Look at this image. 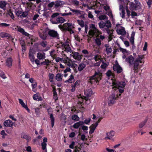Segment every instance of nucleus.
I'll list each match as a JSON object with an SVG mask.
<instances>
[{
  "instance_id": "nucleus-1",
  "label": "nucleus",
  "mask_w": 152,
  "mask_h": 152,
  "mask_svg": "<svg viewBox=\"0 0 152 152\" xmlns=\"http://www.w3.org/2000/svg\"><path fill=\"white\" fill-rule=\"evenodd\" d=\"M123 59L126 58L125 60L129 63L130 65L132 66L133 69L135 73H137L139 72V69L140 67L139 66L140 63H142V56L138 55V57L134 60V58L132 55H130L128 57L126 58V55L124 54L122 56Z\"/></svg>"
},
{
  "instance_id": "nucleus-2",
  "label": "nucleus",
  "mask_w": 152,
  "mask_h": 152,
  "mask_svg": "<svg viewBox=\"0 0 152 152\" xmlns=\"http://www.w3.org/2000/svg\"><path fill=\"white\" fill-rule=\"evenodd\" d=\"M114 86L112 87V94L109 96L108 103L109 105L113 104L115 101L119 98L121 93L124 91V86Z\"/></svg>"
},
{
  "instance_id": "nucleus-3",
  "label": "nucleus",
  "mask_w": 152,
  "mask_h": 152,
  "mask_svg": "<svg viewBox=\"0 0 152 152\" xmlns=\"http://www.w3.org/2000/svg\"><path fill=\"white\" fill-rule=\"evenodd\" d=\"M102 73L99 71L95 72L94 75L90 78L89 82L91 84H94L95 83H97L102 78Z\"/></svg>"
},
{
  "instance_id": "nucleus-4",
  "label": "nucleus",
  "mask_w": 152,
  "mask_h": 152,
  "mask_svg": "<svg viewBox=\"0 0 152 152\" xmlns=\"http://www.w3.org/2000/svg\"><path fill=\"white\" fill-rule=\"evenodd\" d=\"M135 3L131 2L129 4L130 9L132 10H137L140 7L141 4L137 0H134Z\"/></svg>"
},
{
  "instance_id": "nucleus-5",
  "label": "nucleus",
  "mask_w": 152,
  "mask_h": 152,
  "mask_svg": "<svg viewBox=\"0 0 152 152\" xmlns=\"http://www.w3.org/2000/svg\"><path fill=\"white\" fill-rule=\"evenodd\" d=\"M84 94L85 95L88 97L86 96L82 97L81 99H84L86 101H87L88 100V97H90L92 94L93 92L91 88L88 87L86 89H84Z\"/></svg>"
},
{
  "instance_id": "nucleus-6",
  "label": "nucleus",
  "mask_w": 152,
  "mask_h": 152,
  "mask_svg": "<svg viewBox=\"0 0 152 152\" xmlns=\"http://www.w3.org/2000/svg\"><path fill=\"white\" fill-rule=\"evenodd\" d=\"M65 20V19L62 17L57 18L56 20L54 19H51L50 20L51 22L53 24H56L59 23H62L64 22Z\"/></svg>"
},
{
  "instance_id": "nucleus-7",
  "label": "nucleus",
  "mask_w": 152,
  "mask_h": 152,
  "mask_svg": "<svg viewBox=\"0 0 152 152\" xmlns=\"http://www.w3.org/2000/svg\"><path fill=\"white\" fill-rule=\"evenodd\" d=\"M115 134V132L113 131L107 132L106 133L107 136L105 137L104 139L105 140L108 139L114 141V139L113 138Z\"/></svg>"
},
{
  "instance_id": "nucleus-8",
  "label": "nucleus",
  "mask_w": 152,
  "mask_h": 152,
  "mask_svg": "<svg viewBox=\"0 0 152 152\" xmlns=\"http://www.w3.org/2000/svg\"><path fill=\"white\" fill-rule=\"evenodd\" d=\"M113 70L115 71H116L118 74L120 73L123 71L122 68L118 63L113 65Z\"/></svg>"
},
{
  "instance_id": "nucleus-9",
  "label": "nucleus",
  "mask_w": 152,
  "mask_h": 152,
  "mask_svg": "<svg viewBox=\"0 0 152 152\" xmlns=\"http://www.w3.org/2000/svg\"><path fill=\"white\" fill-rule=\"evenodd\" d=\"M48 33L50 37L53 38H58L59 37L57 31L54 30H50L48 31Z\"/></svg>"
},
{
  "instance_id": "nucleus-10",
  "label": "nucleus",
  "mask_w": 152,
  "mask_h": 152,
  "mask_svg": "<svg viewBox=\"0 0 152 152\" xmlns=\"http://www.w3.org/2000/svg\"><path fill=\"white\" fill-rule=\"evenodd\" d=\"M73 55V58L78 61H80L82 58L83 56L82 55H80L78 52H72V54Z\"/></svg>"
},
{
  "instance_id": "nucleus-11",
  "label": "nucleus",
  "mask_w": 152,
  "mask_h": 152,
  "mask_svg": "<svg viewBox=\"0 0 152 152\" xmlns=\"http://www.w3.org/2000/svg\"><path fill=\"white\" fill-rule=\"evenodd\" d=\"M47 138L44 137L43 139V141L41 143L42 149L45 151V152H47L46 149L47 142Z\"/></svg>"
},
{
  "instance_id": "nucleus-12",
  "label": "nucleus",
  "mask_w": 152,
  "mask_h": 152,
  "mask_svg": "<svg viewBox=\"0 0 152 152\" xmlns=\"http://www.w3.org/2000/svg\"><path fill=\"white\" fill-rule=\"evenodd\" d=\"M62 47L65 49L64 50L65 51L67 52H70L71 53L72 51L71 48L68 44L67 43L63 44L62 45Z\"/></svg>"
},
{
  "instance_id": "nucleus-13",
  "label": "nucleus",
  "mask_w": 152,
  "mask_h": 152,
  "mask_svg": "<svg viewBox=\"0 0 152 152\" xmlns=\"http://www.w3.org/2000/svg\"><path fill=\"white\" fill-rule=\"evenodd\" d=\"M121 28L117 30V32L118 34L122 35H125L126 34V32L124 27L121 26Z\"/></svg>"
},
{
  "instance_id": "nucleus-14",
  "label": "nucleus",
  "mask_w": 152,
  "mask_h": 152,
  "mask_svg": "<svg viewBox=\"0 0 152 152\" xmlns=\"http://www.w3.org/2000/svg\"><path fill=\"white\" fill-rule=\"evenodd\" d=\"M37 58L39 59H44L45 58V54L44 52H39L37 54Z\"/></svg>"
},
{
  "instance_id": "nucleus-15",
  "label": "nucleus",
  "mask_w": 152,
  "mask_h": 152,
  "mask_svg": "<svg viewBox=\"0 0 152 152\" xmlns=\"http://www.w3.org/2000/svg\"><path fill=\"white\" fill-rule=\"evenodd\" d=\"M4 124L5 126L11 127L13 126V123L11 121L8 120L4 121Z\"/></svg>"
},
{
  "instance_id": "nucleus-16",
  "label": "nucleus",
  "mask_w": 152,
  "mask_h": 152,
  "mask_svg": "<svg viewBox=\"0 0 152 152\" xmlns=\"http://www.w3.org/2000/svg\"><path fill=\"white\" fill-rule=\"evenodd\" d=\"M13 60L11 57L7 58L6 60V65L9 67H11L12 65Z\"/></svg>"
},
{
  "instance_id": "nucleus-17",
  "label": "nucleus",
  "mask_w": 152,
  "mask_h": 152,
  "mask_svg": "<svg viewBox=\"0 0 152 152\" xmlns=\"http://www.w3.org/2000/svg\"><path fill=\"white\" fill-rule=\"evenodd\" d=\"M113 86H125L126 83L124 81H117L115 80L114 82L113 83Z\"/></svg>"
},
{
  "instance_id": "nucleus-18",
  "label": "nucleus",
  "mask_w": 152,
  "mask_h": 152,
  "mask_svg": "<svg viewBox=\"0 0 152 152\" xmlns=\"http://www.w3.org/2000/svg\"><path fill=\"white\" fill-rule=\"evenodd\" d=\"M104 29L106 32L108 34L109 38H112L113 36V29H110L109 28H105Z\"/></svg>"
},
{
  "instance_id": "nucleus-19",
  "label": "nucleus",
  "mask_w": 152,
  "mask_h": 152,
  "mask_svg": "<svg viewBox=\"0 0 152 152\" xmlns=\"http://www.w3.org/2000/svg\"><path fill=\"white\" fill-rule=\"evenodd\" d=\"M69 9L71 11H72L73 13H75V14L77 16H78L79 15H81L83 13V11L80 10L73 9L70 8Z\"/></svg>"
},
{
  "instance_id": "nucleus-20",
  "label": "nucleus",
  "mask_w": 152,
  "mask_h": 152,
  "mask_svg": "<svg viewBox=\"0 0 152 152\" xmlns=\"http://www.w3.org/2000/svg\"><path fill=\"white\" fill-rule=\"evenodd\" d=\"M84 124V122L83 121H79L74 124L73 125V127L75 129H77L80 126H83Z\"/></svg>"
},
{
  "instance_id": "nucleus-21",
  "label": "nucleus",
  "mask_w": 152,
  "mask_h": 152,
  "mask_svg": "<svg viewBox=\"0 0 152 152\" xmlns=\"http://www.w3.org/2000/svg\"><path fill=\"white\" fill-rule=\"evenodd\" d=\"M19 103L21 104L22 106L28 112H30V110L28 108L27 106L23 102V101L20 99H19Z\"/></svg>"
},
{
  "instance_id": "nucleus-22",
  "label": "nucleus",
  "mask_w": 152,
  "mask_h": 152,
  "mask_svg": "<svg viewBox=\"0 0 152 152\" xmlns=\"http://www.w3.org/2000/svg\"><path fill=\"white\" fill-rule=\"evenodd\" d=\"M18 31L21 33L22 34L26 36H27L29 34L28 33L25 31L24 29L21 28L20 26L18 28Z\"/></svg>"
},
{
  "instance_id": "nucleus-23",
  "label": "nucleus",
  "mask_w": 152,
  "mask_h": 152,
  "mask_svg": "<svg viewBox=\"0 0 152 152\" xmlns=\"http://www.w3.org/2000/svg\"><path fill=\"white\" fill-rule=\"evenodd\" d=\"M10 35L6 32H1L0 33V37L1 38L4 37H8L10 38Z\"/></svg>"
},
{
  "instance_id": "nucleus-24",
  "label": "nucleus",
  "mask_w": 152,
  "mask_h": 152,
  "mask_svg": "<svg viewBox=\"0 0 152 152\" xmlns=\"http://www.w3.org/2000/svg\"><path fill=\"white\" fill-rule=\"evenodd\" d=\"M22 9H16L15 10V13L16 15L18 17H21V15L22 13Z\"/></svg>"
},
{
  "instance_id": "nucleus-25",
  "label": "nucleus",
  "mask_w": 152,
  "mask_h": 152,
  "mask_svg": "<svg viewBox=\"0 0 152 152\" xmlns=\"http://www.w3.org/2000/svg\"><path fill=\"white\" fill-rule=\"evenodd\" d=\"M86 65L85 64L81 63L79 65L78 67V71H82L86 67Z\"/></svg>"
},
{
  "instance_id": "nucleus-26",
  "label": "nucleus",
  "mask_w": 152,
  "mask_h": 152,
  "mask_svg": "<svg viewBox=\"0 0 152 152\" xmlns=\"http://www.w3.org/2000/svg\"><path fill=\"white\" fill-rule=\"evenodd\" d=\"M62 77H63V74L61 73H58L56 76V79L57 81H61L62 80Z\"/></svg>"
},
{
  "instance_id": "nucleus-27",
  "label": "nucleus",
  "mask_w": 152,
  "mask_h": 152,
  "mask_svg": "<svg viewBox=\"0 0 152 152\" xmlns=\"http://www.w3.org/2000/svg\"><path fill=\"white\" fill-rule=\"evenodd\" d=\"M58 27L60 29H62L65 31H68L69 32L72 29V27H67L64 28L63 26H61V25L58 26Z\"/></svg>"
},
{
  "instance_id": "nucleus-28",
  "label": "nucleus",
  "mask_w": 152,
  "mask_h": 152,
  "mask_svg": "<svg viewBox=\"0 0 152 152\" xmlns=\"http://www.w3.org/2000/svg\"><path fill=\"white\" fill-rule=\"evenodd\" d=\"M55 8H57L60 6L62 4V1H57L55 2Z\"/></svg>"
},
{
  "instance_id": "nucleus-29",
  "label": "nucleus",
  "mask_w": 152,
  "mask_h": 152,
  "mask_svg": "<svg viewBox=\"0 0 152 152\" xmlns=\"http://www.w3.org/2000/svg\"><path fill=\"white\" fill-rule=\"evenodd\" d=\"M7 3L6 1H0V8L1 9L3 8L6 7Z\"/></svg>"
},
{
  "instance_id": "nucleus-30",
  "label": "nucleus",
  "mask_w": 152,
  "mask_h": 152,
  "mask_svg": "<svg viewBox=\"0 0 152 152\" xmlns=\"http://www.w3.org/2000/svg\"><path fill=\"white\" fill-rule=\"evenodd\" d=\"M50 118L51 121V126L52 127H53L54 124V118L53 116V114H50Z\"/></svg>"
},
{
  "instance_id": "nucleus-31",
  "label": "nucleus",
  "mask_w": 152,
  "mask_h": 152,
  "mask_svg": "<svg viewBox=\"0 0 152 152\" xmlns=\"http://www.w3.org/2000/svg\"><path fill=\"white\" fill-rule=\"evenodd\" d=\"M77 23L80 25L81 27H84L85 23L83 20H77Z\"/></svg>"
},
{
  "instance_id": "nucleus-32",
  "label": "nucleus",
  "mask_w": 152,
  "mask_h": 152,
  "mask_svg": "<svg viewBox=\"0 0 152 152\" xmlns=\"http://www.w3.org/2000/svg\"><path fill=\"white\" fill-rule=\"evenodd\" d=\"M74 80L73 75H71L70 76L69 78L66 82H67L69 83H72V82H74Z\"/></svg>"
},
{
  "instance_id": "nucleus-33",
  "label": "nucleus",
  "mask_w": 152,
  "mask_h": 152,
  "mask_svg": "<svg viewBox=\"0 0 152 152\" xmlns=\"http://www.w3.org/2000/svg\"><path fill=\"white\" fill-rule=\"evenodd\" d=\"M72 119L76 121H78L80 120V118L76 115H74L72 116Z\"/></svg>"
},
{
  "instance_id": "nucleus-34",
  "label": "nucleus",
  "mask_w": 152,
  "mask_h": 152,
  "mask_svg": "<svg viewBox=\"0 0 152 152\" xmlns=\"http://www.w3.org/2000/svg\"><path fill=\"white\" fill-rule=\"evenodd\" d=\"M96 128V127H95V126H94L93 125H92L90 127V131L89 132V133L90 134H91L93 133L94 132L95 130V129Z\"/></svg>"
},
{
  "instance_id": "nucleus-35",
  "label": "nucleus",
  "mask_w": 152,
  "mask_h": 152,
  "mask_svg": "<svg viewBox=\"0 0 152 152\" xmlns=\"http://www.w3.org/2000/svg\"><path fill=\"white\" fill-rule=\"evenodd\" d=\"M105 23H106L105 27L107 28H111V24L110 21L109 20H106Z\"/></svg>"
},
{
  "instance_id": "nucleus-36",
  "label": "nucleus",
  "mask_w": 152,
  "mask_h": 152,
  "mask_svg": "<svg viewBox=\"0 0 152 152\" xmlns=\"http://www.w3.org/2000/svg\"><path fill=\"white\" fill-rule=\"evenodd\" d=\"M21 137L22 138L26 139L28 141H29L30 139V138L29 136L24 134H22L21 135Z\"/></svg>"
},
{
  "instance_id": "nucleus-37",
  "label": "nucleus",
  "mask_w": 152,
  "mask_h": 152,
  "mask_svg": "<svg viewBox=\"0 0 152 152\" xmlns=\"http://www.w3.org/2000/svg\"><path fill=\"white\" fill-rule=\"evenodd\" d=\"M96 44L98 46H100L101 45V42L100 39L96 38L95 39Z\"/></svg>"
},
{
  "instance_id": "nucleus-38",
  "label": "nucleus",
  "mask_w": 152,
  "mask_h": 152,
  "mask_svg": "<svg viewBox=\"0 0 152 152\" xmlns=\"http://www.w3.org/2000/svg\"><path fill=\"white\" fill-rule=\"evenodd\" d=\"M28 56L31 61L32 62H33L34 60V57L33 54L29 53Z\"/></svg>"
},
{
  "instance_id": "nucleus-39",
  "label": "nucleus",
  "mask_w": 152,
  "mask_h": 152,
  "mask_svg": "<svg viewBox=\"0 0 152 152\" xmlns=\"http://www.w3.org/2000/svg\"><path fill=\"white\" fill-rule=\"evenodd\" d=\"M102 64L101 66L100 67L102 68L103 69H105L108 66V65L106 64V63H105L104 61H102Z\"/></svg>"
},
{
  "instance_id": "nucleus-40",
  "label": "nucleus",
  "mask_w": 152,
  "mask_h": 152,
  "mask_svg": "<svg viewBox=\"0 0 152 152\" xmlns=\"http://www.w3.org/2000/svg\"><path fill=\"white\" fill-rule=\"evenodd\" d=\"M40 45L42 47L44 48L47 45V42L45 41H43L41 42Z\"/></svg>"
},
{
  "instance_id": "nucleus-41",
  "label": "nucleus",
  "mask_w": 152,
  "mask_h": 152,
  "mask_svg": "<svg viewBox=\"0 0 152 152\" xmlns=\"http://www.w3.org/2000/svg\"><path fill=\"white\" fill-rule=\"evenodd\" d=\"M28 15V11H25L22 12V14L21 15V18H25Z\"/></svg>"
},
{
  "instance_id": "nucleus-42",
  "label": "nucleus",
  "mask_w": 152,
  "mask_h": 152,
  "mask_svg": "<svg viewBox=\"0 0 152 152\" xmlns=\"http://www.w3.org/2000/svg\"><path fill=\"white\" fill-rule=\"evenodd\" d=\"M82 148L81 146L80 145L79 147L77 146L75 147V149L74 152H80Z\"/></svg>"
},
{
  "instance_id": "nucleus-43",
  "label": "nucleus",
  "mask_w": 152,
  "mask_h": 152,
  "mask_svg": "<svg viewBox=\"0 0 152 152\" xmlns=\"http://www.w3.org/2000/svg\"><path fill=\"white\" fill-rule=\"evenodd\" d=\"M40 37L43 40H45L46 39V36L45 34L44 33H41L39 35Z\"/></svg>"
},
{
  "instance_id": "nucleus-44",
  "label": "nucleus",
  "mask_w": 152,
  "mask_h": 152,
  "mask_svg": "<svg viewBox=\"0 0 152 152\" xmlns=\"http://www.w3.org/2000/svg\"><path fill=\"white\" fill-rule=\"evenodd\" d=\"M106 23L104 22H100L99 23V25L100 28H104L105 26Z\"/></svg>"
},
{
  "instance_id": "nucleus-45",
  "label": "nucleus",
  "mask_w": 152,
  "mask_h": 152,
  "mask_svg": "<svg viewBox=\"0 0 152 152\" xmlns=\"http://www.w3.org/2000/svg\"><path fill=\"white\" fill-rule=\"evenodd\" d=\"M10 26V24H7L5 23H0V27H6L8 26Z\"/></svg>"
},
{
  "instance_id": "nucleus-46",
  "label": "nucleus",
  "mask_w": 152,
  "mask_h": 152,
  "mask_svg": "<svg viewBox=\"0 0 152 152\" xmlns=\"http://www.w3.org/2000/svg\"><path fill=\"white\" fill-rule=\"evenodd\" d=\"M8 14L12 19H13L15 17L14 15L12 12L11 10H10L8 11Z\"/></svg>"
},
{
  "instance_id": "nucleus-47",
  "label": "nucleus",
  "mask_w": 152,
  "mask_h": 152,
  "mask_svg": "<svg viewBox=\"0 0 152 152\" xmlns=\"http://www.w3.org/2000/svg\"><path fill=\"white\" fill-rule=\"evenodd\" d=\"M27 5V7L28 9L29 10L32 8L33 4L31 2H27L26 3Z\"/></svg>"
},
{
  "instance_id": "nucleus-48",
  "label": "nucleus",
  "mask_w": 152,
  "mask_h": 152,
  "mask_svg": "<svg viewBox=\"0 0 152 152\" xmlns=\"http://www.w3.org/2000/svg\"><path fill=\"white\" fill-rule=\"evenodd\" d=\"M50 61L48 59H45V61H43L42 63L44 64L45 65H46L48 66L49 65V63H50Z\"/></svg>"
},
{
  "instance_id": "nucleus-49",
  "label": "nucleus",
  "mask_w": 152,
  "mask_h": 152,
  "mask_svg": "<svg viewBox=\"0 0 152 152\" xmlns=\"http://www.w3.org/2000/svg\"><path fill=\"white\" fill-rule=\"evenodd\" d=\"M112 51V49L111 47L108 48L106 49V52L107 54L111 53Z\"/></svg>"
},
{
  "instance_id": "nucleus-50",
  "label": "nucleus",
  "mask_w": 152,
  "mask_h": 152,
  "mask_svg": "<svg viewBox=\"0 0 152 152\" xmlns=\"http://www.w3.org/2000/svg\"><path fill=\"white\" fill-rule=\"evenodd\" d=\"M119 50L123 54H125V53H127V51L125 49H123L121 47H120Z\"/></svg>"
},
{
  "instance_id": "nucleus-51",
  "label": "nucleus",
  "mask_w": 152,
  "mask_h": 152,
  "mask_svg": "<svg viewBox=\"0 0 152 152\" xmlns=\"http://www.w3.org/2000/svg\"><path fill=\"white\" fill-rule=\"evenodd\" d=\"M34 109H35V113H36V114L37 115H39V114L40 113V110H39L40 108L38 107H37V108H35Z\"/></svg>"
},
{
  "instance_id": "nucleus-52",
  "label": "nucleus",
  "mask_w": 152,
  "mask_h": 152,
  "mask_svg": "<svg viewBox=\"0 0 152 152\" xmlns=\"http://www.w3.org/2000/svg\"><path fill=\"white\" fill-rule=\"evenodd\" d=\"M72 3L76 6H78L79 5V1L76 0H74L72 1Z\"/></svg>"
},
{
  "instance_id": "nucleus-53",
  "label": "nucleus",
  "mask_w": 152,
  "mask_h": 152,
  "mask_svg": "<svg viewBox=\"0 0 152 152\" xmlns=\"http://www.w3.org/2000/svg\"><path fill=\"white\" fill-rule=\"evenodd\" d=\"M112 74L111 71L110 70H108L106 73V75L107 76L109 77Z\"/></svg>"
},
{
  "instance_id": "nucleus-54",
  "label": "nucleus",
  "mask_w": 152,
  "mask_h": 152,
  "mask_svg": "<svg viewBox=\"0 0 152 152\" xmlns=\"http://www.w3.org/2000/svg\"><path fill=\"white\" fill-rule=\"evenodd\" d=\"M94 58L95 60L96 61H99L100 58V56L98 55H95Z\"/></svg>"
},
{
  "instance_id": "nucleus-55",
  "label": "nucleus",
  "mask_w": 152,
  "mask_h": 152,
  "mask_svg": "<svg viewBox=\"0 0 152 152\" xmlns=\"http://www.w3.org/2000/svg\"><path fill=\"white\" fill-rule=\"evenodd\" d=\"M0 77L3 79H5L6 78V76L5 75V74L3 72H2L0 74Z\"/></svg>"
},
{
  "instance_id": "nucleus-56",
  "label": "nucleus",
  "mask_w": 152,
  "mask_h": 152,
  "mask_svg": "<svg viewBox=\"0 0 152 152\" xmlns=\"http://www.w3.org/2000/svg\"><path fill=\"white\" fill-rule=\"evenodd\" d=\"M146 123L145 121H143L141 123L139 124V127L140 128H141L143 127L145 125Z\"/></svg>"
},
{
  "instance_id": "nucleus-57",
  "label": "nucleus",
  "mask_w": 152,
  "mask_h": 152,
  "mask_svg": "<svg viewBox=\"0 0 152 152\" xmlns=\"http://www.w3.org/2000/svg\"><path fill=\"white\" fill-rule=\"evenodd\" d=\"M135 104L137 106V107L139 108H141V104H140V102L139 101H136L135 102Z\"/></svg>"
},
{
  "instance_id": "nucleus-58",
  "label": "nucleus",
  "mask_w": 152,
  "mask_h": 152,
  "mask_svg": "<svg viewBox=\"0 0 152 152\" xmlns=\"http://www.w3.org/2000/svg\"><path fill=\"white\" fill-rule=\"evenodd\" d=\"M125 11L123 9H122L121 13H120V15H121V16L122 18H124L125 17Z\"/></svg>"
},
{
  "instance_id": "nucleus-59",
  "label": "nucleus",
  "mask_w": 152,
  "mask_h": 152,
  "mask_svg": "<svg viewBox=\"0 0 152 152\" xmlns=\"http://www.w3.org/2000/svg\"><path fill=\"white\" fill-rule=\"evenodd\" d=\"M66 25L67 26V27H73L72 25V24L71 23H65L64 24V25L65 27L66 26Z\"/></svg>"
},
{
  "instance_id": "nucleus-60",
  "label": "nucleus",
  "mask_w": 152,
  "mask_h": 152,
  "mask_svg": "<svg viewBox=\"0 0 152 152\" xmlns=\"http://www.w3.org/2000/svg\"><path fill=\"white\" fill-rule=\"evenodd\" d=\"M59 15V14L58 12L54 13L51 15V18H53L52 19H53V18L57 17Z\"/></svg>"
},
{
  "instance_id": "nucleus-61",
  "label": "nucleus",
  "mask_w": 152,
  "mask_h": 152,
  "mask_svg": "<svg viewBox=\"0 0 152 152\" xmlns=\"http://www.w3.org/2000/svg\"><path fill=\"white\" fill-rule=\"evenodd\" d=\"M54 5H55V3L53 1L49 4L48 6L49 7L52 8Z\"/></svg>"
},
{
  "instance_id": "nucleus-62",
  "label": "nucleus",
  "mask_w": 152,
  "mask_h": 152,
  "mask_svg": "<svg viewBox=\"0 0 152 152\" xmlns=\"http://www.w3.org/2000/svg\"><path fill=\"white\" fill-rule=\"evenodd\" d=\"M75 145V142H72L71 144L69 145V147L70 148L73 149L74 148V146Z\"/></svg>"
},
{
  "instance_id": "nucleus-63",
  "label": "nucleus",
  "mask_w": 152,
  "mask_h": 152,
  "mask_svg": "<svg viewBox=\"0 0 152 152\" xmlns=\"http://www.w3.org/2000/svg\"><path fill=\"white\" fill-rule=\"evenodd\" d=\"M82 52L84 54H88L89 53L88 50L86 49L83 50Z\"/></svg>"
},
{
  "instance_id": "nucleus-64",
  "label": "nucleus",
  "mask_w": 152,
  "mask_h": 152,
  "mask_svg": "<svg viewBox=\"0 0 152 152\" xmlns=\"http://www.w3.org/2000/svg\"><path fill=\"white\" fill-rule=\"evenodd\" d=\"M106 149L108 152H116V151H115L113 149H109L108 148H106Z\"/></svg>"
}]
</instances>
